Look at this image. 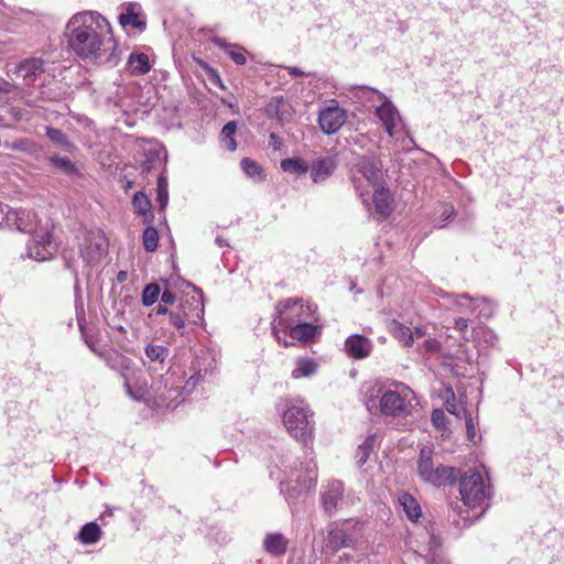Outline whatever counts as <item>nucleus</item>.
Wrapping results in <instances>:
<instances>
[{"label":"nucleus","instance_id":"obj_1","mask_svg":"<svg viewBox=\"0 0 564 564\" xmlns=\"http://www.w3.org/2000/svg\"><path fill=\"white\" fill-rule=\"evenodd\" d=\"M68 45L83 59L117 64V41L108 21L97 12H80L67 25Z\"/></svg>","mask_w":564,"mask_h":564},{"label":"nucleus","instance_id":"obj_2","mask_svg":"<svg viewBox=\"0 0 564 564\" xmlns=\"http://www.w3.org/2000/svg\"><path fill=\"white\" fill-rule=\"evenodd\" d=\"M459 477L460 500L468 510L458 513L462 519L469 522L473 518H478L487 508L489 499V487L485 485L484 477L478 468H469Z\"/></svg>","mask_w":564,"mask_h":564},{"label":"nucleus","instance_id":"obj_3","mask_svg":"<svg viewBox=\"0 0 564 564\" xmlns=\"http://www.w3.org/2000/svg\"><path fill=\"white\" fill-rule=\"evenodd\" d=\"M282 414L283 424L289 434L303 444H307L313 437L314 413L305 404L304 400L288 401Z\"/></svg>","mask_w":564,"mask_h":564},{"label":"nucleus","instance_id":"obj_4","mask_svg":"<svg viewBox=\"0 0 564 564\" xmlns=\"http://www.w3.org/2000/svg\"><path fill=\"white\" fill-rule=\"evenodd\" d=\"M433 457V446L426 445L420 449L416 465L421 480L434 487H445L454 484L460 474L459 470L455 467L435 464Z\"/></svg>","mask_w":564,"mask_h":564},{"label":"nucleus","instance_id":"obj_5","mask_svg":"<svg viewBox=\"0 0 564 564\" xmlns=\"http://www.w3.org/2000/svg\"><path fill=\"white\" fill-rule=\"evenodd\" d=\"M316 310V305L303 299L280 301L275 306L276 316L273 319V330L276 333L281 330L286 334L293 325L311 319Z\"/></svg>","mask_w":564,"mask_h":564},{"label":"nucleus","instance_id":"obj_6","mask_svg":"<svg viewBox=\"0 0 564 564\" xmlns=\"http://www.w3.org/2000/svg\"><path fill=\"white\" fill-rule=\"evenodd\" d=\"M395 388H401V391L388 390L382 392L379 408L381 414L387 416H400L409 413V404H408V395L411 392V389L401 382L394 381L392 383ZM366 405L369 411H372V408L377 410V405L373 400H368Z\"/></svg>","mask_w":564,"mask_h":564},{"label":"nucleus","instance_id":"obj_7","mask_svg":"<svg viewBox=\"0 0 564 564\" xmlns=\"http://www.w3.org/2000/svg\"><path fill=\"white\" fill-rule=\"evenodd\" d=\"M78 248L83 260L89 265L95 264L107 251V239L100 230L86 231L80 238Z\"/></svg>","mask_w":564,"mask_h":564},{"label":"nucleus","instance_id":"obj_8","mask_svg":"<svg viewBox=\"0 0 564 564\" xmlns=\"http://www.w3.org/2000/svg\"><path fill=\"white\" fill-rule=\"evenodd\" d=\"M32 235V241L28 247V254L36 261L50 260L57 251L56 245L52 240V234L48 228H41Z\"/></svg>","mask_w":564,"mask_h":564},{"label":"nucleus","instance_id":"obj_9","mask_svg":"<svg viewBox=\"0 0 564 564\" xmlns=\"http://www.w3.org/2000/svg\"><path fill=\"white\" fill-rule=\"evenodd\" d=\"M317 121L321 130L325 134H334L338 132L347 121V111L339 107L337 101L332 100L330 105L319 110Z\"/></svg>","mask_w":564,"mask_h":564},{"label":"nucleus","instance_id":"obj_10","mask_svg":"<svg viewBox=\"0 0 564 564\" xmlns=\"http://www.w3.org/2000/svg\"><path fill=\"white\" fill-rule=\"evenodd\" d=\"M3 223L9 227L15 226L19 231L32 234L39 230L36 215L32 210L9 209L3 212Z\"/></svg>","mask_w":564,"mask_h":564},{"label":"nucleus","instance_id":"obj_11","mask_svg":"<svg viewBox=\"0 0 564 564\" xmlns=\"http://www.w3.org/2000/svg\"><path fill=\"white\" fill-rule=\"evenodd\" d=\"M372 205L375 210L383 218L390 217L394 210V197L389 187L378 185L373 187Z\"/></svg>","mask_w":564,"mask_h":564},{"label":"nucleus","instance_id":"obj_12","mask_svg":"<svg viewBox=\"0 0 564 564\" xmlns=\"http://www.w3.org/2000/svg\"><path fill=\"white\" fill-rule=\"evenodd\" d=\"M265 115L271 119H276L279 122H290L292 120L294 110L292 106L282 97H273L264 108Z\"/></svg>","mask_w":564,"mask_h":564},{"label":"nucleus","instance_id":"obj_13","mask_svg":"<svg viewBox=\"0 0 564 564\" xmlns=\"http://www.w3.org/2000/svg\"><path fill=\"white\" fill-rule=\"evenodd\" d=\"M372 350L370 339L362 335H351L345 340V351L354 359H365L369 357Z\"/></svg>","mask_w":564,"mask_h":564},{"label":"nucleus","instance_id":"obj_14","mask_svg":"<svg viewBox=\"0 0 564 564\" xmlns=\"http://www.w3.org/2000/svg\"><path fill=\"white\" fill-rule=\"evenodd\" d=\"M377 118L381 121L387 133L390 137L394 135V128L400 121V115L393 104L389 100H384L381 106L376 108L375 111Z\"/></svg>","mask_w":564,"mask_h":564},{"label":"nucleus","instance_id":"obj_15","mask_svg":"<svg viewBox=\"0 0 564 564\" xmlns=\"http://www.w3.org/2000/svg\"><path fill=\"white\" fill-rule=\"evenodd\" d=\"M17 75L28 85L34 83L41 74L44 73V62L42 58H28L17 65Z\"/></svg>","mask_w":564,"mask_h":564},{"label":"nucleus","instance_id":"obj_16","mask_svg":"<svg viewBox=\"0 0 564 564\" xmlns=\"http://www.w3.org/2000/svg\"><path fill=\"white\" fill-rule=\"evenodd\" d=\"M344 497V485L340 481H334L328 485L327 489L322 494V505L328 514H333Z\"/></svg>","mask_w":564,"mask_h":564},{"label":"nucleus","instance_id":"obj_17","mask_svg":"<svg viewBox=\"0 0 564 564\" xmlns=\"http://www.w3.org/2000/svg\"><path fill=\"white\" fill-rule=\"evenodd\" d=\"M290 337L294 340L301 341L303 344L312 343L317 334H318V326L314 325L313 323H310L308 321H305L303 323L293 325L291 328L286 332Z\"/></svg>","mask_w":564,"mask_h":564},{"label":"nucleus","instance_id":"obj_18","mask_svg":"<svg viewBox=\"0 0 564 564\" xmlns=\"http://www.w3.org/2000/svg\"><path fill=\"white\" fill-rule=\"evenodd\" d=\"M356 170L372 187L380 185L382 172L371 159L362 156L356 164Z\"/></svg>","mask_w":564,"mask_h":564},{"label":"nucleus","instance_id":"obj_19","mask_svg":"<svg viewBox=\"0 0 564 564\" xmlns=\"http://www.w3.org/2000/svg\"><path fill=\"white\" fill-rule=\"evenodd\" d=\"M289 540L282 533H269L263 540V549L273 556L285 554Z\"/></svg>","mask_w":564,"mask_h":564},{"label":"nucleus","instance_id":"obj_20","mask_svg":"<svg viewBox=\"0 0 564 564\" xmlns=\"http://www.w3.org/2000/svg\"><path fill=\"white\" fill-rule=\"evenodd\" d=\"M336 169L334 160L328 158L317 159L311 167V177L314 183L325 181Z\"/></svg>","mask_w":564,"mask_h":564},{"label":"nucleus","instance_id":"obj_21","mask_svg":"<svg viewBox=\"0 0 564 564\" xmlns=\"http://www.w3.org/2000/svg\"><path fill=\"white\" fill-rule=\"evenodd\" d=\"M400 506L403 508L406 518L412 522H417L422 517V508L419 501L409 492H402L398 497Z\"/></svg>","mask_w":564,"mask_h":564},{"label":"nucleus","instance_id":"obj_22","mask_svg":"<svg viewBox=\"0 0 564 564\" xmlns=\"http://www.w3.org/2000/svg\"><path fill=\"white\" fill-rule=\"evenodd\" d=\"M388 332L393 338L401 343L404 347H412L413 333L412 330L397 319H392L388 325Z\"/></svg>","mask_w":564,"mask_h":564},{"label":"nucleus","instance_id":"obj_23","mask_svg":"<svg viewBox=\"0 0 564 564\" xmlns=\"http://www.w3.org/2000/svg\"><path fill=\"white\" fill-rule=\"evenodd\" d=\"M119 23L122 26L131 25L139 30H143L147 26V23L142 19L140 11L137 10L135 3H128L126 7V12L119 15Z\"/></svg>","mask_w":564,"mask_h":564},{"label":"nucleus","instance_id":"obj_24","mask_svg":"<svg viewBox=\"0 0 564 564\" xmlns=\"http://www.w3.org/2000/svg\"><path fill=\"white\" fill-rule=\"evenodd\" d=\"M131 75L141 76L150 72L151 65L149 56L145 53H132L127 63Z\"/></svg>","mask_w":564,"mask_h":564},{"label":"nucleus","instance_id":"obj_25","mask_svg":"<svg viewBox=\"0 0 564 564\" xmlns=\"http://www.w3.org/2000/svg\"><path fill=\"white\" fill-rule=\"evenodd\" d=\"M132 206L134 212L144 218V223L152 221L151 202L143 192H137L133 195Z\"/></svg>","mask_w":564,"mask_h":564},{"label":"nucleus","instance_id":"obj_26","mask_svg":"<svg viewBox=\"0 0 564 564\" xmlns=\"http://www.w3.org/2000/svg\"><path fill=\"white\" fill-rule=\"evenodd\" d=\"M102 531L96 522H88L82 527L78 532V541L82 544L89 545L97 543L101 538Z\"/></svg>","mask_w":564,"mask_h":564},{"label":"nucleus","instance_id":"obj_27","mask_svg":"<svg viewBox=\"0 0 564 564\" xmlns=\"http://www.w3.org/2000/svg\"><path fill=\"white\" fill-rule=\"evenodd\" d=\"M317 370V364L314 359L304 357L296 360L295 368L292 370V378L301 379L313 376Z\"/></svg>","mask_w":564,"mask_h":564},{"label":"nucleus","instance_id":"obj_28","mask_svg":"<svg viewBox=\"0 0 564 564\" xmlns=\"http://www.w3.org/2000/svg\"><path fill=\"white\" fill-rule=\"evenodd\" d=\"M236 130L237 123L235 121H229L223 127L220 132L221 145L230 152L237 149V142L235 140Z\"/></svg>","mask_w":564,"mask_h":564},{"label":"nucleus","instance_id":"obj_29","mask_svg":"<svg viewBox=\"0 0 564 564\" xmlns=\"http://www.w3.org/2000/svg\"><path fill=\"white\" fill-rule=\"evenodd\" d=\"M351 539L350 536L340 529H334L328 532V546L337 552L343 547H347L350 545Z\"/></svg>","mask_w":564,"mask_h":564},{"label":"nucleus","instance_id":"obj_30","mask_svg":"<svg viewBox=\"0 0 564 564\" xmlns=\"http://www.w3.org/2000/svg\"><path fill=\"white\" fill-rule=\"evenodd\" d=\"M281 169L288 173L302 175L308 171V165L302 159L290 158L281 161Z\"/></svg>","mask_w":564,"mask_h":564},{"label":"nucleus","instance_id":"obj_31","mask_svg":"<svg viewBox=\"0 0 564 564\" xmlns=\"http://www.w3.org/2000/svg\"><path fill=\"white\" fill-rule=\"evenodd\" d=\"M46 137L51 142L66 150H70L74 147L61 129L46 127Z\"/></svg>","mask_w":564,"mask_h":564},{"label":"nucleus","instance_id":"obj_32","mask_svg":"<svg viewBox=\"0 0 564 564\" xmlns=\"http://www.w3.org/2000/svg\"><path fill=\"white\" fill-rule=\"evenodd\" d=\"M142 245L148 252H153L158 249L159 231L153 226H148L142 234Z\"/></svg>","mask_w":564,"mask_h":564},{"label":"nucleus","instance_id":"obj_33","mask_svg":"<svg viewBox=\"0 0 564 564\" xmlns=\"http://www.w3.org/2000/svg\"><path fill=\"white\" fill-rule=\"evenodd\" d=\"M161 289L156 283L145 285L142 291L141 301L144 306L153 305L160 297Z\"/></svg>","mask_w":564,"mask_h":564},{"label":"nucleus","instance_id":"obj_34","mask_svg":"<svg viewBox=\"0 0 564 564\" xmlns=\"http://www.w3.org/2000/svg\"><path fill=\"white\" fill-rule=\"evenodd\" d=\"M48 160L54 167L67 175H73L77 172L75 164L68 158L53 155Z\"/></svg>","mask_w":564,"mask_h":564},{"label":"nucleus","instance_id":"obj_35","mask_svg":"<svg viewBox=\"0 0 564 564\" xmlns=\"http://www.w3.org/2000/svg\"><path fill=\"white\" fill-rule=\"evenodd\" d=\"M167 354L169 349L162 345L149 344L145 347V355L151 361L163 362Z\"/></svg>","mask_w":564,"mask_h":564},{"label":"nucleus","instance_id":"obj_36","mask_svg":"<svg viewBox=\"0 0 564 564\" xmlns=\"http://www.w3.org/2000/svg\"><path fill=\"white\" fill-rule=\"evenodd\" d=\"M188 314L184 310V305H181L177 310L169 312V323L177 329H182L186 325V318Z\"/></svg>","mask_w":564,"mask_h":564},{"label":"nucleus","instance_id":"obj_37","mask_svg":"<svg viewBox=\"0 0 564 564\" xmlns=\"http://www.w3.org/2000/svg\"><path fill=\"white\" fill-rule=\"evenodd\" d=\"M373 437H367L365 442L358 446L356 452V459L358 465L362 466L369 458L373 448Z\"/></svg>","mask_w":564,"mask_h":564},{"label":"nucleus","instance_id":"obj_38","mask_svg":"<svg viewBox=\"0 0 564 564\" xmlns=\"http://www.w3.org/2000/svg\"><path fill=\"white\" fill-rule=\"evenodd\" d=\"M3 145L6 149L11 151L31 152L34 143L29 139H20L12 142L6 141Z\"/></svg>","mask_w":564,"mask_h":564},{"label":"nucleus","instance_id":"obj_39","mask_svg":"<svg viewBox=\"0 0 564 564\" xmlns=\"http://www.w3.org/2000/svg\"><path fill=\"white\" fill-rule=\"evenodd\" d=\"M158 200L161 208H165L169 202L167 181L164 175H160L158 178Z\"/></svg>","mask_w":564,"mask_h":564},{"label":"nucleus","instance_id":"obj_40","mask_svg":"<svg viewBox=\"0 0 564 564\" xmlns=\"http://www.w3.org/2000/svg\"><path fill=\"white\" fill-rule=\"evenodd\" d=\"M446 392H447V394L449 397L446 398V400H445V409L451 414H454L455 416L459 417V412H458V409H457L456 398H455L454 391L452 389H448Z\"/></svg>","mask_w":564,"mask_h":564},{"label":"nucleus","instance_id":"obj_41","mask_svg":"<svg viewBox=\"0 0 564 564\" xmlns=\"http://www.w3.org/2000/svg\"><path fill=\"white\" fill-rule=\"evenodd\" d=\"M432 423L437 429H444L446 425V415L443 410L435 409L431 414Z\"/></svg>","mask_w":564,"mask_h":564},{"label":"nucleus","instance_id":"obj_42","mask_svg":"<svg viewBox=\"0 0 564 564\" xmlns=\"http://www.w3.org/2000/svg\"><path fill=\"white\" fill-rule=\"evenodd\" d=\"M249 176L257 177L258 181H262L264 178L263 171L261 166L257 163L249 161Z\"/></svg>","mask_w":564,"mask_h":564},{"label":"nucleus","instance_id":"obj_43","mask_svg":"<svg viewBox=\"0 0 564 564\" xmlns=\"http://www.w3.org/2000/svg\"><path fill=\"white\" fill-rule=\"evenodd\" d=\"M226 52L230 55L232 61L238 64L242 65L246 62V57L241 52H235L230 45L226 46Z\"/></svg>","mask_w":564,"mask_h":564},{"label":"nucleus","instance_id":"obj_44","mask_svg":"<svg viewBox=\"0 0 564 564\" xmlns=\"http://www.w3.org/2000/svg\"><path fill=\"white\" fill-rule=\"evenodd\" d=\"M354 181V185H355V188L356 191L359 193V197L362 199V203L366 205V207L369 209L370 208V203H369V199H368V193H365L362 189H361V186L359 184V180H357L356 177L352 178Z\"/></svg>","mask_w":564,"mask_h":564},{"label":"nucleus","instance_id":"obj_45","mask_svg":"<svg viewBox=\"0 0 564 564\" xmlns=\"http://www.w3.org/2000/svg\"><path fill=\"white\" fill-rule=\"evenodd\" d=\"M283 144V141H282V138L279 137L278 134L275 133H271L270 137H269V145L274 150V151H280L281 150V147Z\"/></svg>","mask_w":564,"mask_h":564},{"label":"nucleus","instance_id":"obj_46","mask_svg":"<svg viewBox=\"0 0 564 564\" xmlns=\"http://www.w3.org/2000/svg\"><path fill=\"white\" fill-rule=\"evenodd\" d=\"M161 295V302L164 303V304H174L175 300H176V295L174 292H172L171 290H164L162 292Z\"/></svg>","mask_w":564,"mask_h":564},{"label":"nucleus","instance_id":"obj_47","mask_svg":"<svg viewBox=\"0 0 564 564\" xmlns=\"http://www.w3.org/2000/svg\"><path fill=\"white\" fill-rule=\"evenodd\" d=\"M14 89H18V87H15L13 84L9 83L8 80L6 79H0V93H10V91H13Z\"/></svg>","mask_w":564,"mask_h":564},{"label":"nucleus","instance_id":"obj_48","mask_svg":"<svg viewBox=\"0 0 564 564\" xmlns=\"http://www.w3.org/2000/svg\"><path fill=\"white\" fill-rule=\"evenodd\" d=\"M454 324L459 332H465L468 328V319L464 317L456 318Z\"/></svg>","mask_w":564,"mask_h":564},{"label":"nucleus","instance_id":"obj_49","mask_svg":"<svg viewBox=\"0 0 564 564\" xmlns=\"http://www.w3.org/2000/svg\"><path fill=\"white\" fill-rule=\"evenodd\" d=\"M466 429H467L468 438L473 440L475 437V429H474V423H473V419L470 415H468V417H466Z\"/></svg>","mask_w":564,"mask_h":564},{"label":"nucleus","instance_id":"obj_50","mask_svg":"<svg viewBox=\"0 0 564 564\" xmlns=\"http://www.w3.org/2000/svg\"><path fill=\"white\" fill-rule=\"evenodd\" d=\"M169 312L171 311L167 308V305L162 302L158 305L155 311L156 315H169Z\"/></svg>","mask_w":564,"mask_h":564},{"label":"nucleus","instance_id":"obj_51","mask_svg":"<svg viewBox=\"0 0 564 564\" xmlns=\"http://www.w3.org/2000/svg\"><path fill=\"white\" fill-rule=\"evenodd\" d=\"M413 333V339L414 338H421L424 336L425 332L422 327H415L414 330H412Z\"/></svg>","mask_w":564,"mask_h":564},{"label":"nucleus","instance_id":"obj_52","mask_svg":"<svg viewBox=\"0 0 564 564\" xmlns=\"http://www.w3.org/2000/svg\"><path fill=\"white\" fill-rule=\"evenodd\" d=\"M289 73H290V75H292L293 77H301V76H303V75H304V73H303L301 69L296 68V67H292V68H290Z\"/></svg>","mask_w":564,"mask_h":564},{"label":"nucleus","instance_id":"obj_53","mask_svg":"<svg viewBox=\"0 0 564 564\" xmlns=\"http://www.w3.org/2000/svg\"><path fill=\"white\" fill-rule=\"evenodd\" d=\"M117 280L119 282H124L127 280V272L126 271H120L117 275Z\"/></svg>","mask_w":564,"mask_h":564},{"label":"nucleus","instance_id":"obj_54","mask_svg":"<svg viewBox=\"0 0 564 564\" xmlns=\"http://www.w3.org/2000/svg\"><path fill=\"white\" fill-rule=\"evenodd\" d=\"M240 167L245 173H247V158L241 159Z\"/></svg>","mask_w":564,"mask_h":564},{"label":"nucleus","instance_id":"obj_55","mask_svg":"<svg viewBox=\"0 0 564 564\" xmlns=\"http://www.w3.org/2000/svg\"><path fill=\"white\" fill-rule=\"evenodd\" d=\"M3 219H4V216H3V209L0 208V226L2 225L3 223Z\"/></svg>","mask_w":564,"mask_h":564},{"label":"nucleus","instance_id":"obj_56","mask_svg":"<svg viewBox=\"0 0 564 564\" xmlns=\"http://www.w3.org/2000/svg\"><path fill=\"white\" fill-rule=\"evenodd\" d=\"M13 116L17 120L21 118L18 113H14Z\"/></svg>","mask_w":564,"mask_h":564},{"label":"nucleus","instance_id":"obj_57","mask_svg":"<svg viewBox=\"0 0 564 564\" xmlns=\"http://www.w3.org/2000/svg\"><path fill=\"white\" fill-rule=\"evenodd\" d=\"M2 121H3V119H2V117L0 116V124L2 123Z\"/></svg>","mask_w":564,"mask_h":564}]
</instances>
